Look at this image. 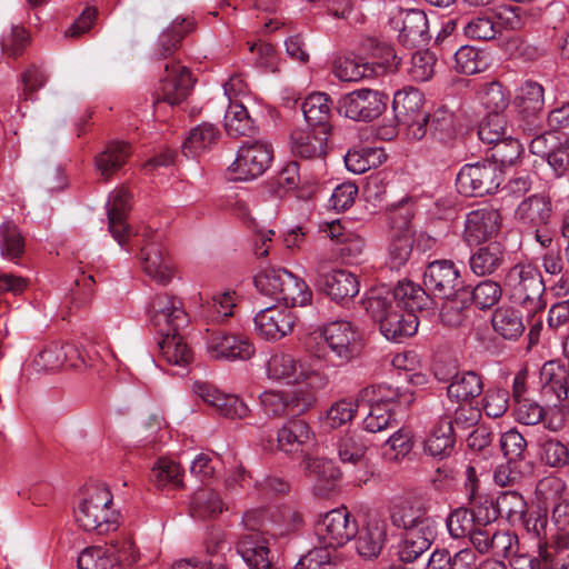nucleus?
<instances>
[{
	"instance_id": "nucleus-31",
	"label": "nucleus",
	"mask_w": 569,
	"mask_h": 569,
	"mask_svg": "<svg viewBox=\"0 0 569 569\" xmlns=\"http://www.w3.org/2000/svg\"><path fill=\"white\" fill-rule=\"evenodd\" d=\"M227 510L219 492L211 488L197 490L190 500V515L198 520L214 519Z\"/></svg>"
},
{
	"instance_id": "nucleus-49",
	"label": "nucleus",
	"mask_w": 569,
	"mask_h": 569,
	"mask_svg": "<svg viewBox=\"0 0 569 569\" xmlns=\"http://www.w3.org/2000/svg\"><path fill=\"white\" fill-rule=\"evenodd\" d=\"M159 348L162 358L171 365H186L191 360V350L184 339L177 332L161 335Z\"/></svg>"
},
{
	"instance_id": "nucleus-58",
	"label": "nucleus",
	"mask_w": 569,
	"mask_h": 569,
	"mask_svg": "<svg viewBox=\"0 0 569 569\" xmlns=\"http://www.w3.org/2000/svg\"><path fill=\"white\" fill-rule=\"evenodd\" d=\"M518 522L523 526L528 535L537 540L538 555L541 548L547 549L548 518L543 511L537 510L526 513L523 519Z\"/></svg>"
},
{
	"instance_id": "nucleus-23",
	"label": "nucleus",
	"mask_w": 569,
	"mask_h": 569,
	"mask_svg": "<svg viewBox=\"0 0 569 569\" xmlns=\"http://www.w3.org/2000/svg\"><path fill=\"white\" fill-rule=\"evenodd\" d=\"M328 131L303 127L295 129L291 133V152L301 159H317L327 154Z\"/></svg>"
},
{
	"instance_id": "nucleus-8",
	"label": "nucleus",
	"mask_w": 569,
	"mask_h": 569,
	"mask_svg": "<svg viewBox=\"0 0 569 569\" xmlns=\"http://www.w3.org/2000/svg\"><path fill=\"white\" fill-rule=\"evenodd\" d=\"M503 180L502 170L496 163L465 164L457 176V189L466 197H482L498 190Z\"/></svg>"
},
{
	"instance_id": "nucleus-63",
	"label": "nucleus",
	"mask_w": 569,
	"mask_h": 569,
	"mask_svg": "<svg viewBox=\"0 0 569 569\" xmlns=\"http://www.w3.org/2000/svg\"><path fill=\"white\" fill-rule=\"evenodd\" d=\"M0 250L7 259L18 258L23 250V239L16 226L7 222L0 227Z\"/></svg>"
},
{
	"instance_id": "nucleus-26",
	"label": "nucleus",
	"mask_w": 569,
	"mask_h": 569,
	"mask_svg": "<svg viewBox=\"0 0 569 569\" xmlns=\"http://www.w3.org/2000/svg\"><path fill=\"white\" fill-rule=\"evenodd\" d=\"M455 442L451 421L448 418H441L427 433L423 441V451L436 459L442 460L453 452Z\"/></svg>"
},
{
	"instance_id": "nucleus-53",
	"label": "nucleus",
	"mask_w": 569,
	"mask_h": 569,
	"mask_svg": "<svg viewBox=\"0 0 569 569\" xmlns=\"http://www.w3.org/2000/svg\"><path fill=\"white\" fill-rule=\"evenodd\" d=\"M430 132L435 140L450 144L457 137L455 114L446 108L437 109L430 120Z\"/></svg>"
},
{
	"instance_id": "nucleus-57",
	"label": "nucleus",
	"mask_w": 569,
	"mask_h": 569,
	"mask_svg": "<svg viewBox=\"0 0 569 569\" xmlns=\"http://www.w3.org/2000/svg\"><path fill=\"white\" fill-rule=\"evenodd\" d=\"M497 509L509 522L517 523L527 513V502L518 492L506 491L498 497Z\"/></svg>"
},
{
	"instance_id": "nucleus-27",
	"label": "nucleus",
	"mask_w": 569,
	"mask_h": 569,
	"mask_svg": "<svg viewBox=\"0 0 569 569\" xmlns=\"http://www.w3.org/2000/svg\"><path fill=\"white\" fill-rule=\"evenodd\" d=\"M415 229L408 222L393 228L388 246V263L400 269L409 261L415 243Z\"/></svg>"
},
{
	"instance_id": "nucleus-3",
	"label": "nucleus",
	"mask_w": 569,
	"mask_h": 569,
	"mask_svg": "<svg viewBox=\"0 0 569 569\" xmlns=\"http://www.w3.org/2000/svg\"><path fill=\"white\" fill-rule=\"evenodd\" d=\"M120 512L113 496L104 485L86 488L74 508L76 523L83 531L106 535L119 527Z\"/></svg>"
},
{
	"instance_id": "nucleus-5",
	"label": "nucleus",
	"mask_w": 569,
	"mask_h": 569,
	"mask_svg": "<svg viewBox=\"0 0 569 569\" xmlns=\"http://www.w3.org/2000/svg\"><path fill=\"white\" fill-rule=\"evenodd\" d=\"M257 289L288 307H305L312 300L306 281L286 269H267L254 278Z\"/></svg>"
},
{
	"instance_id": "nucleus-19",
	"label": "nucleus",
	"mask_w": 569,
	"mask_h": 569,
	"mask_svg": "<svg viewBox=\"0 0 569 569\" xmlns=\"http://www.w3.org/2000/svg\"><path fill=\"white\" fill-rule=\"evenodd\" d=\"M302 468L312 483V492L320 498L328 497L341 477L335 462L327 458L307 456L302 460Z\"/></svg>"
},
{
	"instance_id": "nucleus-47",
	"label": "nucleus",
	"mask_w": 569,
	"mask_h": 569,
	"mask_svg": "<svg viewBox=\"0 0 569 569\" xmlns=\"http://www.w3.org/2000/svg\"><path fill=\"white\" fill-rule=\"evenodd\" d=\"M224 128L231 137L248 136L254 130L253 120L249 116L247 108L237 100L229 101L224 114Z\"/></svg>"
},
{
	"instance_id": "nucleus-32",
	"label": "nucleus",
	"mask_w": 569,
	"mask_h": 569,
	"mask_svg": "<svg viewBox=\"0 0 569 569\" xmlns=\"http://www.w3.org/2000/svg\"><path fill=\"white\" fill-rule=\"evenodd\" d=\"M130 153L128 143L112 141L94 158L96 170L101 178L109 180L116 171L123 167Z\"/></svg>"
},
{
	"instance_id": "nucleus-41",
	"label": "nucleus",
	"mask_w": 569,
	"mask_h": 569,
	"mask_svg": "<svg viewBox=\"0 0 569 569\" xmlns=\"http://www.w3.org/2000/svg\"><path fill=\"white\" fill-rule=\"evenodd\" d=\"M390 300L397 308L415 313L417 310L422 309L428 300V296L420 286L412 281L403 280L398 282Z\"/></svg>"
},
{
	"instance_id": "nucleus-39",
	"label": "nucleus",
	"mask_w": 569,
	"mask_h": 569,
	"mask_svg": "<svg viewBox=\"0 0 569 569\" xmlns=\"http://www.w3.org/2000/svg\"><path fill=\"white\" fill-rule=\"evenodd\" d=\"M219 138V130L211 123H201L193 128L182 144V153L194 158L209 149Z\"/></svg>"
},
{
	"instance_id": "nucleus-38",
	"label": "nucleus",
	"mask_w": 569,
	"mask_h": 569,
	"mask_svg": "<svg viewBox=\"0 0 569 569\" xmlns=\"http://www.w3.org/2000/svg\"><path fill=\"white\" fill-rule=\"evenodd\" d=\"M505 258V250L500 242L493 241L480 247L470 257V268L477 276H488L498 270Z\"/></svg>"
},
{
	"instance_id": "nucleus-14",
	"label": "nucleus",
	"mask_w": 569,
	"mask_h": 569,
	"mask_svg": "<svg viewBox=\"0 0 569 569\" xmlns=\"http://www.w3.org/2000/svg\"><path fill=\"white\" fill-rule=\"evenodd\" d=\"M385 107L382 94L370 89H359L342 96L338 101V112L356 121H370L378 118Z\"/></svg>"
},
{
	"instance_id": "nucleus-35",
	"label": "nucleus",
	"mask_w": 569,
	"mask_h": 569,
	"mask_svg": "<svg viewBox=\"0 0 569 569\" xmlns=\"http://www.w3.org/2000/svg\"><path fill=\"white\" fill-rule=\"evenodd\" d=\"M302 112L307 127L325 129L330 132L329 118L331 112L330 101L326 93L315 92L309 94L302 106Z\"/></svg>"
},
{
	"instance_id": "nucleus-55",
	"label": "nucleus",
	"mask_w": 569,
	"mask_h": 569,
	"mask_svg": "<svg viewBox=\"0 0 569 569\" xmlns=\"http://www.w3.org/2000/svg\"><path fill=\"white\" fill-rule=\"evenodd\" d=\"M381 151L373 148L352 149L345 156L346 168L356 174H361L381 163Z\"/></svg>"
},
{
	"instance_id": "nucleus-2",
	"label": "nucleus",
	"mask_w": 569,
	"mask_h": 569,
	"mask_svg": "<svg viewBox=\"0 0 569 569\" xmlns=\"http://www.w3.org/2000/svg\"><path fill=\"white\" fill-rule=\"evenodd\" d=\"M326 356L319 349H311L309 356L297 360L293 356L277 352L266 362L267 377L272 381L306 385L310 391L322 389L328 383L322 372V362Z\"/></svg>"
},
{
	"instance_id": "nucleus-56",
	"label": "nucleus",
	"mask_w": 569,
	"mask_h": 569,
	"mask_svg": "<svg viewBox=\"0 0 569 569\" xmlns=\"http://www.w3.org/2000/svg\"><path fill=\"white\" fill-rule=\"evenodd\" d=\"M461 296L463 297L461 299L462 301L471 297L472 301L479 309H487L491 308L499 301L501 297V288L492 280H485L478 283L471 292L463 290Z\"/></svg>"
},
{
	"instance_id": "nucleus-51",
	"label": "nucleus",
	"mask_w": 569,
	"mask_h": 569,
	"mask_svg": "<svg viewBox=\"0 0 569 569\" xmlns=\"http://www.w3.org/2000/svg\"><path fill=\"white\" fill-rule=\"evenodd\" d=\"M477 99L490 116H499L509 106V96L497 81L483 84L477 92Z\"/></svg>"
},
{
	"instance_id": "nucleus-37",
	"label": "nucleus",
	"mask_w": 569,
	"mask_h": 569,
	"mask_svg": "<svg viewBox=\"0 0 569 569\" xmlns=\"http://www.w3.org/2000/svg\"><path fill=\"white\" fill-rule=\"evenodd\" d=\"M391 521L396 527L406 530V532L421 530L425 527V522H428L429 527H435V521L427 517L419 507H416L408 500L400 501L393 506Z\"/></svg>"
},
{
	"instance_id": "nucleus-10",
	"label": "nucleus",
	"mask_w": 569,
	"mask_h": 569,
	"mask_svg": "<svg viewBox=\"0 0 569 569\" xmlns=\"http://www.w3.org/2000/svg\"><path fill=\"white\" fill-rule=\"evenodd\" d=\"M260 406L269 417L298 416L315 403L313 392L301 387L292 391L267 390L259 396Z\"/></svg>"
},
{
	"instance_id": "nucleus-18",
	"label": "nucleus",
	"mask_w": 569,
	"mask_h": 569,
	"mask_svg": "<svg viewBox=\"0 0 569 569\" xmlns=\"http://www.w3.org/2000/svg\"><path fill=\"white\" fill-rule=\"evenodd\" d=\"M254 329L266 340L277 341L288 336L296 323V317L289 309L268 307L254 317Z\"/></svg>"
},
{
	"instance_id": "nucleus-4",
	"label": "nucleus",
	"mask_w": 569,
	"mask_h": 569,
	"mask_svg": "<svg viewBox=\"0 0 569 569\" xmlns=\"http://www.w3.org/2000/svg\"><path fill=\"white\" fill-rule=\"evenodd\" d=\"M503 283L510 300L520 306L528 317L535 316L546 308L542 298L545 283L536 264L531 262L516 263L508 270Z\"/></svg>"
},
{
	"instance_id": "nucleus-44",
	"label": "nucleus",
	"mask_w": 569,
	"mask_h": 569,
	"mask_svg": "<svg viewBox=\"0 0 569 569\" xmlns=\"http://www.w3.org/2000/svg\"><path fill=\"white\" fill-rule=\"evenodd\" d=\"M193 29V21L189 18H176L171 24L161 32L158 42V54L167 58L179 47L181 40Z\"/></svg>"
},
{
	"instance_id": "nucleus-45",
	"label": "nucleus",
	"mask_w": 569,
	"mask_h": 569,
	"mask_svg": "<svg viewBox=\"0 0 569 569\" xmlns=\"http://www.w3.org/2000/svg\"><path fill=\"white\" fill-rule=\"evenodd\" d=\"M493 330L505 339L516 340L525 331V325L517 310L510 307L498 308L492 316Z\"/></svg>"
},
{
	"instance_id": "nucleus-21",
	"label": "nucleus",
	"mask_w": 569,
	"mask_h": 569,
	"mask_svg": "<svg viewBox=\"0 0 569 569\" xmlns=\"http://www.w3.org/2000/svg\"><path fill=\"white\" fill-rule=\"evenodd\" d=\"M390 24L405 46L415 47L428 40V19L421 10H400L392 16Z\"/></svg>"
},
{
	"instance_id": "nucleus-25",
	"label": "nucleus",
	"mask_w": 569,
	"mask_h": 569,
	"mask_svg": "<svg viewBox=\"0 0 569 569\" xmlns=\"http://www.w3.org/2000/svg\"><path fill=\"white\" fill-rule=\"evenodd\" d=\"M516 219L529 228L547 227L552 218V204L548 197L532 194L523 199L515 211Z\"/></svg>"
},
{
	"instance_id": "nucleus-16",
	"label": "nucleus",
	"mask_w": 569,
	"mask_h": 569,
	"mask_svg": "<svg viewBox=\"0 0 569 569\" xmlns=\"http://www.w3.org/2000/svg\"><path fill=\"white\" fill-rule=\"evenodd\" d=\"M150 319L160 335L177 332L188 322L180 299L168 295H157L150 303Z\"/></svg>"
},
{
	"instance_id": "nucleus-64",
	"label": "nucleus",
	"mask_w": 569,
	"mask_h": 569,
	"mask_svg": "<svg viewBox=\"0 0 569 569\" xmlns=\"http://www.w3.org/2000/svg\"><path fill=\"white\" fill-rule=\"evenodd\" d=\"M513 417L519 423L535 426L542 421L545 409L538 402L526 398L516 401Z\"/></svg>"
},
{
	"instance_id": "nucleus-6",
	"label": "nucleus",
	"mask_w": 569,
	"mask_h": 569,
	"mask_svg": "<svg viewBox=\"0 0 569 569\" xmlns=\"http://www.w3.org/2000/svg\"><path fill=\"white\" fill-rule=\"evenodd\" d=\"M367 311L379 323L381 333L388 340L401 341L418 330L417 315L397 308L388 297L371 296L367 301Z\"/></svg>"
},
{
	"instance_id": "nucleus-62",
	"label": "nucleus",
	"mask_w": 569,
	"mask_h": 569,
	"mask_svg": "<svg viewBox=\"0 0 569 569\" xmlns=\"http://www.w3.org/2000/svg\"><path fill=\"white\" fill-rule=\"evenodd\" d=\"M466 37L475 40H491L498 32V27L489 16H478L463 23Z\"/></svg>"
},
{
	"instance_id": "nucleus-12",
	"label": "nucleus",
	"mask_w": 569,
	"mask_h": 569,
	"mask_svg": "<svg viewBox=\"0 0 569 569\" xmlns=\"http://www.w3.org/2000/svg\"><path fill=\"white\" fill-rule=\"evenodd\" d=\"M69 351L79 355L80 363L71 362L70 366L79 369L86 367V360L78 349L66 347L59 342H50L32 351L24 363V371L28 376L52 375L62 369Z\"/></svg>"
},
{
	"instance_id": "nucleus-28",
	"label": "nucleus",
	"mask_w": 569,
	"mask_h": 569,
	"mask_svg": "<svg viewBox=\"0 0 569 569\" xmlns=\"http://www.w3.org/2000/svg\"><path fill=\"white\" fill-rule=\"evenodd\" d=\"M237 550L250 569H269L271 566L268 541L260 533L242 536Z\"/></svg>"
},
{
	"instance_id": "nucleus-22",
	"label": "nucleus",
	"mask_w": 569,
	"mask_h": 569,
	"mask_svg": "<svg viewBox=\"0 0 569 569\" xmlns=\"http://www.w3.org/2000/svg\"><path fill=\"white\" fill-rule=\"evenodd\" d=\"M207 350L218 360H248L256 351L247 338L224 332L212 333L207 341Z\"/></svg>"
},
{
	"instance_id": "nucleus-29",
	"label": "nucleus",
	"mask_w": 569,
	"mask_h": 569,
	"mask_svg": "<svg viewBox=\"0 0 569 569\" xmlns=\"http://www.w3.org/2000/svg\"><path fill=\"white\" fill-rule=\"evenodd\" d=\"M357 401L360 406L385 407L396 410L402 402L409 403L411 396L400 393L398 389L388 385H377L363 388L359 392Z\"/></svg>"
},
{
	"instance_id": "nucleus-46",
	"label": "nucleus",
	"mask_w": 569,
	"mask_h": 569,
	"mask_svg": "<svg viewBox=\"0 0 569 569\" xmlns=\"http://www.w3.org/2000/svg\"><path fill=\"white\" fill-rule=\"evenodd\" d=\"M368 443L359 433H347L338 442V456L343 463L367 465Z\"/></svg>"
},
{
	"instance_id": "nucleus-11",
	"label": "nucleus",
	"mask_w": 569,
	"mask_h": 569,
	"mask_svg": "<svg viewBox=\"0 0 569 569\" xmlns=\"http://www.w3.org/2000/svg\"><path fill=\"white\" fill-rule=\"evenodd\" d=\"M138 559V551L130 538L112 542L108 547L86 548L78 557L79 569H109L117 561L133 563Z\"/></svg>"
},
{
	"instance_id": "nucleus-17",
	"label": "nucleus",
	"mask_w": 569,
	"mask_h": 569,
	"mask_svg": "<svg viewBox=\"0 0 569 569\" xmlns=\"http://www.w3.org/2000/svg\"><path fill=\"white\" fill-rule=\"evenodd\" d=\"M500 223L497 209L486 207L470 211L465 220L463 239L469 246L480 244L499 232Z\"/></svg>"
},
{
	"instance_id": "nucleus-9",
	"label": "nucleus",
	"mask_w": 569,
	"mask_h": 569,
	"mask_svg": "<svg viewBox=\"0 0 569 569\" xmlns=\"http://www.w3.org/2000/svg\"><path fill=\"white\" fill-rule=\"evenodd\" d=\"M272 157L269 144L260 141L244 142L238 149L234 161L228 167L229 177L236 181L253 180L269 168Z\"/></svg>"
},
{
	"instance_id": "nucleus-54",
	"label": "nucleus",
	"mask_w": 569,
	"mask_h": 569,
	"mask_svg": "<svg viewBox=\"0 0 569 569\" xmlns=\"http://www.w3.org/2000/svg\"><path fill=\"white\" fill-rule=\"evenodd\" d=\"M487 59L482 52L471 46H462L455 53V69L459 73L475 74L487 68Z\"/></svg>"
},
{
	"instance_id": "nucleus-1",
	"label": "nucleus",
	"mask_w": 569,
	"mask_h": 569,
	"mask_svg": "<svg viewBox=\"0 0 569 569\" xmlns=\"http://www.w3.org/2000/svg\"><path fill=\"white\" fill-rule=\"evenodd\" d=\"M131 196L124 188L114 189L108 199V220L109 231L113 239L121 246L133 238L141 236L144 242L141 246V259L144 272L154 281L167 284L174 274L173 264L169 257L163 254L160 243V236H154L152 231L144 228L141 233H133L131 228L126 223V217L130 210Z\"/></svg>"
},
{
	"instance_id": "nucleus-15",
	"label": "nucleus",
	"mask_w": 569,
	"mask_h": 569,
	"mask_svg": "<svg viewBox=\"0 0 569 569\" xmlns=\"http://www.w3.org/2000/svg\"><path fill=\"white\" fill-rule=\"evenodd\" d=\"M423 282L436 297L446 300H452L463 291L459 270L448 260L431 262L425 271Z\"/></svg>"
},
{
	"instance_id": "nucleus-60",
	"label": "nucleus",
	"mask_w": 569,
	"mask_h": 569,
	"mask_svg": "<svg viewBox=\"0 0 569 569\" xmlns=\"http://www.w3.org/2000/svg\"><path fill=\"white\" fill-rule=\"evenodd\" d=\"M400 59L397 57L392 47L388 43H377L372 51V61L370 66L375 67V77L393 72L398 69Z\"/></svg>"
},
{
	"instance_id": "nucleus-34",
	"label": "nucleus",
	"mask_w": 569,
	"mask_h": 569,
	"mask_svg": "<svg viewBox=\"0 0 569 569\" xmlns=\"http://www.w3.org/2000/svg\"><path fill=\"white\" fill-rule=\"evenodd\" d=\"M312 433L302 420H292L279 429L277 435L278 448L284 453L302 451L305 445L311 441Z\"/></svg>"
},
{
	"instance_id": "nucleus-52",
	"label": "nucleus",
	"mask_w": 569,
	"mask_h": 569,
	"mask_svg": "<svg viewBox=\"0 0 569 569\" xmlns=\"http://www.w3.org/2000/svg\"><path fill=\"white\" fill-rule=\"evenodd\" d=\"M540 460L551 468L569 466V447L557 438L545 437L539 440Z\"/></svg>"
},
{
	"instance_id": "nucleus-59",
	"label": "nucleus",
	"mask_w": 569,
	"mask_h": 569,
	"mask_svg": "<svg viewBox=\"0 0 569 569\" xmlns=\"http://www.w3.org/2000/svg\"><path fill=\"white\" fill-rule=\"evenodd\" d=\"M522 152V147L517 139L511 137L502 139L498 143L493 144L491 163H496L499 168L512 166L517 162Z\"/></svg>"
},
{
	"instance_id": "nucleus-50",
	"label": "nucleus",
	"mask_w": 569,
	"mask_h": 569,
	"mask_svg": "<svg viewBox=\"0 0 569 569\" xmlns=\"http://www.w3.org/2000/svg\"><path fill=\"white\" fill-rule=\"evenodd\" d=\"M333 74L341 81H359L375 77V67L361 58L343 57L335 61Z\"/></svg>"
},
{
	"instance_id": "nucleus-20",
	"label": "nucleus",
	"mask_w": 569,
	"mask_h": 569,
	"mask_svg": "<svg viewBox=\"0 0 569 569\" xmlns=\"http://www.w3.org/2000/svg\"><path fill=\"white\" fill-rule=\"evenodd\" d=\"M164 71L166 76L158 88V101L178 104L188 97L193 86L191 72L178 62L167 63Z\"/></svg>"
},
{
	"instance_id": "nucleus-42",
	"label": "nucleus",
	"mask_w": 569,
	"mask_h": 569,
	"mask_svg": "<svg viewBox=\"0 0 569 569\" xmlns=\"http://www.w3.org/2000/svg\"><path fill=\"white\" fill-rule=\"evenodd\" d=\"M482 390L481 377L473 371L457 373L447 388L449 398L457 401H470L480 396Z\"/></svg>"
},
{
	"instance_id": "nucleus-7",
	"label": "nucleus",
	"mask_w": 569,
	"mask_h": 569,
	"mask_svg": "<svg viewBox=\"0 0 569 569\" xmlns=\"http://www.w3.org/2000/svg\"><path fill=\"white\" fill-rule=\"evenodd\" d=\"M322 340L328 351L316 347L326 356L322 362V369L331 363L332 366H341L350 362L361 351V340L358 331L349 321H333L328 323L321 333Z\"/></svg>"
},
{
	"instance_id": "nucleus-61",
	"label": "nucleus",
	"mask_w": 569,
	"mask_h": 569,
	"mask_svg": "<svg viewBox=\"0 0 569 569\" xmlns=\"http://www.w3.org/2000/svg\"><path fill=\"white\" fill-rule=\"evenodd\" d=\"M234 293L230 291L217 293L212 297L210 302H207V307L202 306L200 316L206 319L218 320L219 318H226L232 315L234 308Z\"/></svg>"
},
{
	"instance_id": "nucleus-24",
	"label": "nucleus",
	"mask_w": 569,
	"mask_h": 569,
	"mask_svg": "<svg viewBox=\"0 0 569 569\" xmlns=\"http://www.w3.org/2000/svg\"><path fill=\"white\" fill-rule=\"evenodd\" d=\"M542 393L553 396L561 407H569V386L567 369L557 361L546 362L540 370Z\"/></svg>"
},
{
	"instance_id": "nucleus-30",
	"label": "nucleus",
	"mask_w": 569,
	"mask_h": 569,
	"mask_svg": "<svg viewBox=\"0 0 569 569\" xmlns=\"http://www.w3.org/2000/svg\"><path fill=\"white\" fill-rule=\"evenodd\" d=\"M325 290L332 300L347 301L359 293L360 283L355 273L337 269L325 277Z\"/></svg>"
},
{
	"instance_id": "nucleus-33",
	"label": "nucleus",
	"mask_w": 569,
	"mask_h": 569,
	"mask_svg": "<svg viewBox=\"0 0 569 569\" xmlns=\"http://www.w3.org/2000/svg\"><path fill=\"white\" fill-rule=\"evenodd\" d=\"M435 527H429L425 522L421 530L408 531L405 533L402 542L399 546V557L403 562H412L422 556L435 539Z\"/></svg>"
},
{
	"instance_id": "nucleus-43",
	"label": "nucleus",
	"mask_w": 569,
	"mask_h": 569,
	"mask_svg": "<svg viewBox=\"0 0 569 569\" xmlns=\"http://www.w3.org/2000/svg\"><path fill=\"white\" fill-rule=\"evenodd\" d=\"M392 106L398 121H408L418 114H427L422 111L423 94L412 87L397 91Z\"/></svg>"
},
{
	"instance_id": "nucleus-48",
	"label": "nucleus",
	"mask_w": 569,
	"mask_h": 569,
	"mask_svg": "<svg viewBox=\"0 0 569 569\" xmlns=\"http://www.w3.org/2000/svg\"><path fill=\"white\" fill-rule=\"evenodd\" d=\"M182 469L180 465L168 458H160L151 470V479L157 488L180 489L182 482Z\"/></svg>"
},
{
	"instance_id": "nucleus-13",
	"label": "nucleus",
	"mask_w": 569,
	"mask_h": 569,
	"mask_svg": "<svg viewBox=\"0 0 569 569\" xmlns=\"http://www.w3.org/2000/svg\"><path fill=\"white\" fill-rule=\"evenodd\" d=\"M357 523L346 508H337L325 513L316 523L319 541L329 548L346 545L357 533Z\"/></svg>"
},
{
	"instance_id": "nucleus-36",
	"label": "nucleus",
	"mask_w": 569,
	"mask_h": 569,
	"mask_svg": "<svg viewBox=\"0 0 569 569\" xmlns=\"http://www.w3.org/2000/svg\"><path fill=\"white\" fill-rule=\"evenodd\" d=\"M386 540V523L381 520H370L359 532L357 550L363 558L377 557Z\"/></svg>"
},
{
	"instance_id": "nucleus-40",
	"label": "nucleus",
	"mask_w": 569,
	"mask_h": 569,
	"mask_svg": "<svg viewBox=\"0 0 569 569\" xmlns=\"http://www.w3.org/2000/svg\"><path fill=\"white\" fill-rule=\"evenodd\" d=\"M545 104L543 87L531 80L525 81L516 91L515 106L518 111L526 116H533L540 112Z\"/></svg>"
}]
</instances>
